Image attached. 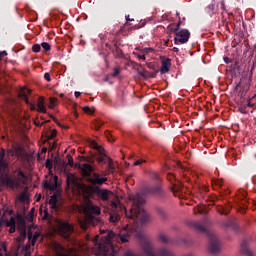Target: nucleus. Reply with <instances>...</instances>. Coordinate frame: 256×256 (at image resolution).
<instances>
[{"label": "nucleus", "instance_id": "2", "mask_svg": "<svg viewBox=\"0 0 256 256\" xmlns=\"http://www.w3.org/2000/svg\"><path fill=\"white\" fill-rule=\"evenodd\" d=\"M89 147L95 152H90V156H83L82 161H85L88 163V165H95L96 161L100 167L107 165V152L105 151V148H103L101 145H98L95 140L89 142Z\"/></svg>", "mask_w": 256, "mask_h": 256}, {"label": "nucleus", "instance_id": "61", "mask_svg": "<svg viewBox=\"0 0 256 256\" xmlns=\"http://www.w3.org/2000/svg\"><path fill=\"white\" fill-rule=\"evenodd\" d=\"M125 19H126L127 22H129V21H135V19L129 18V15L125 16Z\"/></svg>", "mask_w": 256, "mask_h": 256}, {"label": "nucleus", "instance_id": "35", "mask_svg": "<svg viewBox=\"0 0 256 256\" xmlns=\"http://www.w3.org/2000/svg\"><path fill=\"white\" fill-rule=\"evenodd\" d=\"M32 51H33V53H39V52L41 51V45H39V44H34V45L32 46Z\"/></svg>", "mask_w": 256, "mask_h": 256}, {"label": "nucleus", "instance_id": "48", "mask_svg": "<svg viewBox=\"0 0 256 256\" xmlns=\"http://www.w3.org/2000/svg\"><path fill=\"white\" fill-rule=\"evenodd\" d=\"M28 105H29V107H30V111H36V110H37V106H35V104L30 103V104H28Z\"/></svg>", "mask_w": 256, "mask_h": 256}, {"label": "nucleus", "instance_id": "50", "mask_svg": "<svg viewBox=\"0 0 256 256\" xmlns=\"http://www.w3.org/2000/svg\"><path fill=\"white\" fill-rule=\"evenodd\" d=\"M246 94H247V91H245V90L239 91V95H240L241 99H243V97H245Z\"/></svg>", "mask_w": 256, "mask_h": 256}, {"label": "nucleus", "instance_id": "44", "mask_svg": "<svg viewBox=\"0 0 256 256\" xmlns=\"http://www.w3.org/2000/svg\"><path fill=\"white\" fill-rule=\"evenodd\" d=\"M121 73V70L119 68H114V72L112 73V77H117Z\"/></svg>", "mask_w": 256, "mask_h": 256}, {"label": "nucleus", "instance_id": "57", "mask_svg": "<svg viewBox=\"0 0 256 256\" xmlns=\"http://www.w3.org/2000/svg\"><path fill=\"white\" fill-rule=\"evenodd\" d=\"M57 181H59V177L57 175L54 176V184L55 187L57 188Z\"/></svg>", "mask_w": 256, "mask_h": 256}, {"label": "nucleus", "instance_id": "28", "mask_svg": "<svg viewBox=\"0 0 256 256\" xmlns=\"http://www.w3.org/2000/svg\"><path fill=\"white\" fill-rule=\"evenodd\" d=\"M212 185H214L215 187H223V180L213 179Z\"/></svg>", "mask_w": 256, "mask_h": 256}, {"label": "nucleus", "instance_id": "38", "mask_svg": "<svg viewBox=\"0 0 256 256\" xmlns=\"http://www.w3.org/2000/svg\"><path fill=\"white\" fill-rule=\"evenodd\" d=\"M57 103V98H50V104H49V108L53 109L55 107V104Z\"/></svg>", "mask_w": 256, "mask_h": 256}, {"label": "nucleus", "instance_id": "9", "mask_svg": "<svg viewBox=\"0 0 256 256\" xmlns=\"http://www.w3.org/2000/svg\"><path fill=\"white\" fill-rule=\"evenodd\" d=\"M210 244L208 247L209 253L212 255H217L221 251V242H219V239L217 236L209 234Z\"/></svg>", "mask_w": 256, "mask_h": 256}, {"label": "nucleus", "instance_id": "26", "mask_svg": "<svg viewBox=\"0 0 256 256\" xmlns=\"http://www.w3.org/2000/svg\"><path fill=\"white\" fill-rule=\"evenodd\" d=\"M181 191H183V185L181 184H173L172 186V192L175 193H181Z\"/></svg>", "mask_w": 256, "mask_h": 256}, {"label": "nucleus", "instance_id": "43", "mask_svg": "<svg viewBox=\"0 0 256 256\" xmlns=\"http://www.w3.org/2000/svg\"><path fill=\"white\" fill-rule=\"evenodd\" d=\"M167 179H168V181H170V183H173V181H175V176L173 174L169 173L167 175Z\"/></svg>", "mask_w": 256, "mask_h": 256}, {"label": "nucleus", "instance_id": "1", "mask_svg": "<svg viewBox=\"0 0 256 256\" xmlns=\"http://www.w3.org/2000/svg\"><path fill=\"white\" fill-rule=\"evenodd\" d=\"M147 195H154V197H164L165 191H163V187L161 186V182H158L154 186H146L142 189L141 192L137 194H130L129 201L132 203V207L129 211L125 206L112 201L111 202V209L112 213L109 216L110 223H117L121 219V213H125L127 219H131L132 221H138L141 225H145V223H149L151 221V216L143 206L145 205V197ZM121 211V213H119Z\"/></svg>", "mask_w": 256, "mask_h": 256}, {"label": "nucleus", "instance_id": "18", "mask_svg": "<svg viewBox=\"0 0 256 256\" xmlns=\"http://www.w3.org/2000/svg\"><path fill=\"white\" fill-rule=\"evenodd\" d=\"M190 225L199 233H207V228H205V225H203L201 222H191Z\"/></svg>", "mask_w": 256, "mask_h": 256}, {"label": "nucleus", "instance_id": "3", "mask_svg": "<svg viewBox=\"0 0 256 256\" xmlns=\"http://www.w3.org/2000/svg\"><path fill=\"white\" fill-rule=\"evenodd\" d=\"M140 247L146 256H175L173 252L167 250V248H159L156 252L153 251V245L147 237L140 235ZM124 256H142L141 254H135L134 252L127 251Z\"/></svg>", "mask_w": 256, "mask_h": 256}, {"label": "nucleus", "instance_id": "10", "mask_svg": "<svg viewBox=\"0 0 256 256\" xmlns=\"http://www.w3.org/2000/svg\"><path fill=\"white\" fill-rule=\"evenodd\" d=\"M94 195H97L102 201H109V197L113 195V192L108 189H102L101 185H94Z\"/></svg>", "mask_w": 256, "mask_h": 256}, {"label": "nucleus", "instance_id": "8", "mask_svg": "<svg viewBox=\"0 0 256 256\" xmlns=\"http://www.w3.org/2000/svg\"><path fill=\"white\" fill-rule=\"evenodd\" d=\"M172 33H175L176 37L174 38L175 45H179L181 43L182 45L187 43L189 41V38L191 37V33L187 29L177 30V29H171Z\"/></svg>", "mask_w": 256, "mask_h": 256}, {"label": "nucleus", "instance_id": "29", "mask_svg": "<svg viewBox=\"0 0 256 256\" xmlns=\"http://www.w3.org/2000/svg\"><path fill=\"white\" fill-rule=\"evenodd\" d=\"M158 215L161 217V219H167V212L164 209L159 208Z\"/></svg>", "mask_w": 256, "mask_h": 256}, {"label": "nucleus", "instance_id": "42", "mask_svg": "<svg viewBox=\"0 0 256 256\" xmlns=\"http://www.w3.org/2000/svg\"><path fill=\"white\" fill-rule=\"evenodd\" d=\"M27 199H29V196H27V193L23 192L20 195V201H27Z\"/></svg>", "mask_w": 256, "mask_h": 256}, {"label": "nucleus", "instance_id": "60", "mask_svg": "<svg viewBox=\"0 0 256 256\" xmlns=\"http://www.w3.org/2000/svg\"><path fill=\"white\" fill-rule=\"evenodd\" d=\"M224 62L231 63V59H229V57H224Z\"/></svg>", "mask_w": 256, "mask_h": 256}, {"label": "nucleus", "instance_id": "58", "mask_svg": "<svg viewBox=\"0 0 256 256\" xmlns=\"http://www.w3.org/2000/svg\"><path fill=\"white\" fill-rule=\"evenodd\" d=\"M138 59H141L142 61H145V59H146L145 54H139Z\"/></svg>", "mask_w": 256, "mask_h": 256}, {"label": "nucleus", "instance_id": "14", "mask_svg": "<svg viewBox=\"0 0 256 256\" xmlns=\"http://www.w3.org/2000/svg\"><path fill=\"white\" fill-rule=\"evenodd\" d=\"M134 231L131 229H123L120 231L119 239L121 243H129V240L131 239V235H133Z\"/></svg>", "mask_w": 256, "mask_h": 256}, {"label": "nucleus", "instance_id": "55", "mask_svg": "<svg viewBox=\"0 0 256 256\" xmlns=\"http://www.w3.org/2000/svg\"><path fill=\"white\" fill-rule=\"evenodd\" d=\"M152 179H155V181H159V174L154 173V174L152 175Z\"/></svg>", "mask_w": 256, "mask_h": 256}, {"label": "nucleus", "instance_id": "34", "mask_svg": "<svg viewBox=\"0 0 256 256\" xmlns=\"http://www.w3.org/2000/svg\"><path fill=\"white\" fill-rule=\"evenodd\" d=\"M138 75H140V77H144V79H146V77H149V75L147 74V70L143 68L142 70L138 69Z\"/></svg>", "mask_w": 256, "mask_h": 256}, {"label": "nucleus", "instance_id": "32", "mask_svg": "<svg viewBox=\"0 0 256 256\" xmlns=\"http://www.w3.org/2000/svg\"><path fill=\"white\" fill-rule=\"evenodd\" d=\"M45 167H46V169H48L49 172L51 173V170L53 169V162H51L50 159H47L46 162H45Z\"/></svg>", "mask_w": 256, "mask_h": 256}, {"label": "nucleus", "instance_id": "7", "mask_svg": "<svg viewBox=\"0 0 256 256\" xmlns=\"http://www.w3.org/2000/svg\"><path fill=\"white\" fill-rule=\"evenodd\" d=\"M23 179H27V175L21 171V168L18 169V179L14 180L9 176V174H1L0 181L3 186L8 187V189H15V187H19L21 183H23Z\"/></svg>", "mask_w": 256, "mask_h": 256}, {"label": "nucleus", "instance_id": "47", "mask_svg": "<svg viewBox=\"0 0 256 256\" xmlns=\"http://www.w3.org/2000/svg\"><path fill=\"white\" fill-rule=\"evenodd\" d=\"M44 79L46 80V81H51V75L48 73V72H46L45 74H44Z\"/></svg>", "mask_w": 256, "mask_h": 256}, {"label": "nucleus", "instance_id": "39", "mask_svg": "<svg viewBox=\"0 0 256 256\" xmlns=\"http://www.w3.org/2000/svg\"><path fill=\"white\" fill-rule=\"evenodd\" d=\"M159 239H160L161 243H169V239L167 238V236L165 234H161L159 236Z\"/></svg>", "mask_w": 256, "mask_h": 256}, {"label": "nucleus", "instance_id": "27", "mask_svg": "<svg viewBox=\"0 0 256 256\" xmlns=\"http://www.w3.org/2000/svg\"><path fill=\"white\" fill-rule=\"evenodd\" d=\"M44 188L49 189L50 191H55L57 189L54 184H51L49 182H44Z\"/></svg>", "mask_w": 256, "mask_h": 256}, {"label": "nucleus", "instance_id": "6", "mask_svg": "<svg viewBox=\"0 0 256 256\" xmlns=\"http://www.w3.org/2000/svg\"><path fill=\"white\" fill-rule=\"evenodd\" d=\"M115 237V233L109 232L105 237L104 241L99 244V255L100 256H117V250L113 246L111 240Z\"/></svg>", "mask_w": 256, "mask_h": 256}, {"label": "nucleus", "instance_id": "33", "mask_svg": "<svg viewBox=\"0 0 256 256\" xmlns=\"http://www.w3.org/2000/svg\"><path fill=\"white\" fill-rule=\"evenodd\" d=\"M41 47L44 49V51H51V45L47 42H42Z\"/></svg>", "mask_w": 256, "mask_h": 256}, {"label": "nucleus", "instance_id": "45", "mask_svg": "<svg viewBox=\"0 0 256 256\" xmlns=\"http://www.w3.org/2000/svg\"><path fill=\"white\" fill-rule=\"evenodd\" d=\"M142 163H145V160L139 159V160H136L133 165H134L135 167H137V165H142Z\"/></svg>", "mask_w": 256, "mask_h": 256}, {"label": "nucleus", "instance_id": "62", "mask_svg": "<svg viewBox=\"0 0 256 256\" xmlns=\"http://www.w3.org/2000/svg\"><path fill=\"white\" fill-rule=\"evenodd\" d=\"M172 51H173V53H178V51H179V48H177V47H174V48L172 49Z\"/></svg>", "mask_w": 256, "mask_h": 256}, {"label": "nucleus", "instance_id": "13", "mask_svg": "<svg viewBox=\"0 0 256 256\" xmlns=\"http://www.w3.org/2000/svg\"><path fill=\"white\" fill-rule=\"evenodd\" d=\"M52 249L56 256H69L67 249L63 247L60 243L53 242Z\"/></svg>", "mask_w": 256, "mask_h": 256}, {"label": "nucleus", "instance_id": "5", "mask_svg": "<svg viewBox=\"0 0 256 256\" xmlns=\"http://www.w3.org/2000/svg\"><path fill=\"white\" fill-rule=\"evenodd\" d=\"M79 169L81 170L82 177L87 179L91 185H105L106 181H108L107 177L95 172V167L89 163L79 165Z\"/></svg>", "mask_w": 256, "mask_h": 256}, {"label": "nucleus", "instance_id": "46", "mask_svg": "<svg viewBox=\"0 0 256 256\" xmlns=\"http://www.w3.org/2000/svg\"><path fill=\"white\" fill-rule=\"evenodd\" d=\"M50 217H51V215L49 214V212L44 211V215H43L42 219L47 220V219H49Z\"/></svg>", "mask_w": 256, "mask_h": 256}, {"label": "nucleus", "instance_id": "36", "mask_svg": "<svg viewBox=\"0 0 256 256\" xmlns=\"http://www.w3.org/2000/svg\"><path fill=\"white\" fill-rule=\"evenodd\" d=\"M20 97L25 101L26 105H30L31 102H29V97L27 96V94L22 93L20 94Z\"/></svg>", "mask_w": 256, "mask_h": 256}, {"label": "nucleus", "instance_id": "52", "mask_svg": "<svg viewBox=\"0 0 256 256\" xmlns=\"http://www.w3.org/2000/svg\"><path fill=\"white\" fill-rule=\"evenodd\" d=\"M50 117H51L52 121H55V123H57V125L61 126V124L59 123V120H57V118L55 116L50 115Z\"/></svg>", "mask_w": 256, "mask_h": 256}, {"label": "nucleus", "instance_id": "37", "mask_svg": "<svg viewBox=\"0 0 256 256\" xmlns=\"http://www.w3.org/2000/svg\"><path fill=\"white\" fill-rule=\"evenodd\" d=\"M246 109H247V106L241 105V106L239 107V112H240V113H243L244 115H248L249 112H248Z\"/></svg>", "mask_w": 256, "mask_h": 256}, {"label": "nucleus", "instance_id": "12", "mask_svg": "<svg viewBox=\"0 0 256 256\" xmlns=\"http://www.w3.org/2000/svg\"><path fill=\"white\" fill-rule=\"evenodd\" d=\"M7 169H9V162H7V160H5V149L1 148L0 150V173H2V175H5V171H7Z\"/></svg>", "mask_w": 256, "mask_h": 256}, {"label": "nucleus", "instance_id": "49", "mask_svg": "<svg viewBox=\"0 0 256 256\" xmlns=\"http://www.w3.org/2000/svg\"><path fill=\"white\" fill-rule=\"evenodd\" d=\"M3 57H7V51L0 52V61H2Z\"/></svg>", "mask_w": 256, "mask_h": 256}, {"label": "nucleus", "instance_id": "20", "mask_svg": "<svg viewBox=\"0 0 256 256\" xmlns=\"http://www.w3.org/2000/svg\"><path fill=\"white\" fill-rule=\"evenodd\" d=\"M37 107L39 113H47V108H45V99L43 97L38 98Z\"/></svg>", "mask_w": 256, "mask_h": 256}, {"label": "nucleus", "instance_id": "51", "mask_svg": "<svg viewBox=\"0 0 256 256\" xmlns=\"http://www.w3.org/2000/svg\"><path fill=\"white\" fill-rule=\"evenodd\" d=\"M254 106H255V103H251V99H248L246 107H254Z\"/></svg>", "mask_w": 256, "mask_h": 256}, {"label": "nucleus", "instance_id": "40", "mask_svg": "<svg viewBox=\"0 0 256 256\" xmlns=\"http://www.w3.org/2000/svg\"><path fill=\"white\" fill-rule=\"evenodd\" d=\"M55 137H57V130L54 129L48 134V139H55Z\"/></svg>", "mask_w": 256, "mask_h": 256}, {"label": "nucleus", "instance_id": "23", "mask_svg": "<svg viewBox=\"0 0 256 256\" xmlns=\"http://www.w3.org/2000/svg\"><path fill=\"white\" fill-rule=\"evenodd\" d=\"M66 183L68 187H70V185H75V183H77V178H75L74 175L70 174L67 176Z\"/></svg>", "mask_w": 256, "mask_h": 256}, {"label": "nucleus", "instance_id": "53", "mask_svg": "<svg viewBox=\"0 0 256 256\" xmlns=\"http://www.w3.org/2000/svg\"><path fill=\"white\" fill-rule=\"evenodd\" d=\"M83 111H84V113H91V108H89L88 106H85L83 108Z\"/></svg>", "mask_w": 256, "mask_h": 256}, {"label": "nucleus", "instance_id": "21", "mask_svg": "<svg viewBox=\"0 0 256 256\" xmlns=\"http://www.w3.org/2000/svg\"><path fill=\"white\" fill-rule=\"evenodd\" d=\"M106 164H108L107 166L108 171H113L115 169V164L113 163V159L107 156V154H106Z\"/></svg>", "mask_w": 256, "mask_h": 256}, {"label": "nucleus", "instance_id": "17", "mask_svg": "<svg viewBox=\"0 0 256 256\" xmlns=\"http://www.w3.org/2000/svg\"><path fill=\"white\" fill-rule=\"evenodd\" d=\"M241 251L244 255L253 256V252L249 249V242H247V240H243L241 243Z\"/></svg>", "mask_w": 256, "mask_h": 256}, {"label": "nucleus", "instance_id": "11", "mask_svg": "<svg viewBox=\"0 0 256 256\" xmlns=\"http://www.w3.org/2000/svg\"><path fill=\"white\" fill-rule=\"evenodd\" d=\"M60 235L66 240L71 241V234L73 233V227L71 224L64 222L59 227Z\"/></svg>", "mask_w": 256, "mask_h": 256}, {"label": "nucleus", "instance_id": "31", "mask_svg": "<svg viewBox=\"0 0 256 256\" xmlns=\"http://www.w3.org/2000/svg\"><path fill=\"white\" fill-rule=\"evenodd\" d=\"M10 233H15V219L11 218L9 222Z\"/></svg>", "mask_w": 256, "mask_h": 256}, {"label": "nucleus", "instance_id": "41", "mask_svg": "<svg viewBox=\"0 0 256 256\" xmlns=\"http://www.w3.org/2000/svg\"><path fill=\"white\" fill-rule=\"evenodd\" d=\"M68 165L70 167H74L75 166V162L73 161V156L68 155Z\"/></svg>", "mask_w": 256, "mask_h": 256}, {"label": "nucleus", "instance_id": "30", "mask_svg": "<svg viewBox=\"0 0 256 256\" xmlns=\"http://www.w3.org/2000/svg\"><path fill=\"white\" fill-rule=\"evenodd\" d=\"M221 225H222V227H226V228L233 227V221H231V220H224V221H222Z\"/></svg>", "mask_w": 256, "mask_h": 256}, {"label": "nucleus", "instance_id": "64", "mask_svg": "<svg viewBox=\"0 0 256 256\" xmlns=\"http://www.w3.org/2000/svg\"><path fill=\"white\" fill-rule=\"evenodd\" d=\"M42 153H47V147L42 148Z\"/></svg>", "mask_w": 256, "mask_h": 256}, {"label": "nucleus", "instance_id": "19", "mask_svg": "<svg viewBox=\"0 0 256 256\" xmlns=\"http://www.w3.org/2000/svg\"><path fill=\"white\" fill-rule=\"evenodd\" d=\"M40 235L41 234L39 232H35L34 234H33V232H28L29 243H31V245L35 246V243H37V239H39Z\"/></svg>", "mask_w": 256, "mask_h": 256}, {"label": "nucleus", "instance_id": "4", "mask_svg": "<svg viewBox=\"0 0 256 256\" xmlns=\"http://www.w3.org/2000/svg\"><path fill=\"white\" fill-rule=\"evenodd\" d=\"M85 212L87 213V217L84 221H80V227L82 231H87L89 229V225H101V219L97 218L93 215H101V208L97 205H93L92 201H89L86 204Z\"/></svg>", "mask_w": 256, "mask_h": 256}, {"label": "nucleus", "instance_id": "22", "mask_svg": "<svg viewBox=\"0 0 256 256\" xmlns=\"http://www.w3.org/2000/svg\"><path fill=\"white\" fill-rule=\"evenodd\" d=\"M0 256H9V253H7V244H5V242H0Z\"/></svg>", "mask_w": 256, "mask_h": 256}, {"label": "nucleus", "instance_id": "25", "mask_svg": "<svg viewBox=\"0 0 256 256\" xmlns=\"http://www.w3.org/2000/svg\"><path fill=\"white\" fill-rule=\"evenodd\" d=\"M103 125V122L99 121V120H95L92 122V129H94L95 131H99V129H101Z\"/></svg>", "mask_w": 256, "mask_h": 256}, {"label": "nucleus", "instance_id": "54", "mask_svg": "<svg viewBox=\"0 0 256 256\" xmlns=\"http://www.w3.org/2000/svg\"><path fill=\"white\" fill-rule=\"evenodd\" d=\"M24 256H31V252L28 249L23 250Z\"/></svg>", "mask_w": 256, "mask_h": 256}, {"label": "nucleus", "instance_id": "56", "mask_svg": "<svg viewBox=\"0 0 256 256\" xmlns=\"http://www.w3.org/2000/svg\"><path fill=\"white\" fill-rule=\"evenodd\" d=\"M179 27H181V18H179V21H178V23L176 24V28H174V29H177L178 31H181V30L179 29Z\"/></svg>", "mask_w": 256, "mask_h": 256}, {"label": "nucleus", "instance_id": "16", "mask_svg": "<svg viewBox=\"0 0 256 256\" xmlns=\"http://www.w3.org/2000/svg\"><path fill=\"white\" fill-rule=\"evenodd\" d=\"M93 189H95V187H91L86 184L80 185V190L82 191L84 197H91V195L95 194Z\"/></svg>", "mask_w": 256, "mask_h": 256}, {"label": "nucleus", "instance_id": "15", "mask_svg": "<svg viewBox=\"0 0 256 256\" xmlns=\"http://www.w3.org/2000/svg\"><path fill=\"white\" fill-rule=\"evenodd\" d=\"M162 66L160 68V73L165 75V73H169L171 69V58H164L162 59Z\"/></svg>", "mask_w": 256, "mask_h": 256}, {"label": "nucleus", "instance_id": "24", "mask_svg": "<svg viewBox=\"0 0 256 256\" xmlns=\"http://www.w3.org/2000/svg\"><path fill=\"white\" fill-rule=\"evenodd\" d=\"M49 205L51 207V209H57V196H51L50 200H49Z\"/></svg>", "mask_w": 256, "mask_h": 256}, {"label": "nucleus", "instance_id": "59", "mask_svg": "<svg viewBox=\"0 0 256 256\" xmlns=\"http://www.w3.org/2000/svg\"><path fill=\"white\" fill-rule=\"evenodd\" d=\"M220 215H229V212L222 210V211H220Z\"/></svg>", "mask_w": 256, "mask_h": 256}, {"label": "nucleus", "instance_id": "63", "mask_svg": "<svg viewBox=\"0 0 256 256\" xmlns=\"http://www.w3.org/2000/svg\"><path fill=\"white\" fill-rule=\"evenodd\" d=\"M74 95L75 97H81V92H75Z\"/></svg>", "mask_w": 256, "mask_h": 256}]
</instances>
